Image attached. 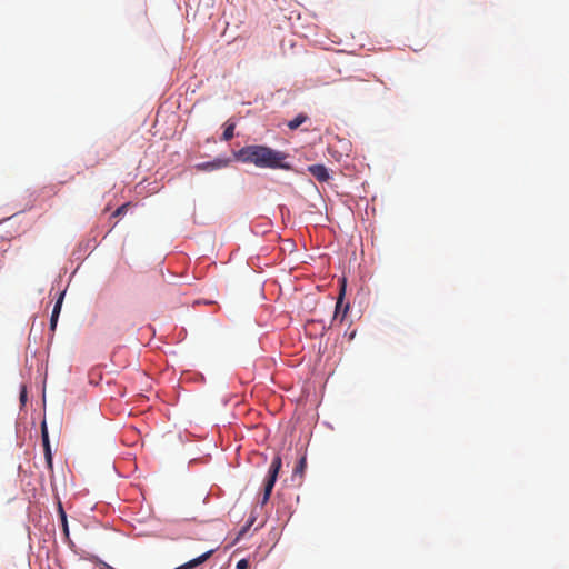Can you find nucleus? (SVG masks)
<instances>
[{
	"label": "nucleus",
	"instance_id": "1",
	"mask_svg": "<svg viewBox=\"0 0 569 569\" xmlns=\"http://www.w3.org/2000/svg\"><path fill=\"white\" fill-rule=\"evenodd\" d=\"M234 158L243 163H252L258 168L290 170L286 162L288 154L263 144H250L234 152Z\"/></svg>",
	"mask_w": 569,
	"mask_h": 569
},
{
	"label": "nucleus",
	"instance_id": "2",
	"mask_svg": "<svg viewBox=\"0 0 569 569\" xmlns=\"http://www.w3.org/2000/svg\"><path fill=\"white\" fill-rule=\"evenodd\" d=\"M282 460L280 456H276L268 470L267 478L264 480V488H263V495L261 499V503L264 505L270 499L272 489L274 487V483L277 481V477L279 473V470L281 469Z\"/></svg>",
	"mask_w": 569,
	"mask_h": 569
},
{
	"label": "nucleus",
	"instance_id": "3",
	"mask_svg": "<svg viewBox=\"0 0 569 569\" xmlns=\"http://www.w3.org/2000/svg\"><path fill=\"white\" fill-rule=\"evenodd\" d=\"M41 438H42L46 462L48 465V468L52 469V451H51L50 441H49L48 428H47V423L44 420L41 423Z\"/></svg>",
	"mask_w": 569,
	"mask_h": 569
},
{
	"label": "nucleus",
	"instance_id": "4",
	"mask_svg": "<svg viewBox=\"0 0 569 569\" xmlns=\"http://www.w3.org/2000/svg\"><path fill=\"white\" fill-rule=\"evenodd\" d=\"M346 288L345 282L341 286L340 293L336 303V310L333 315V320H337L340 318V321H342L349 310V303L343 306V297H345Z\"/></svg>",
	"mask_w": 569,
	"mask_h": 569
},
{
	"label": "nucleus",
	"instance_id": "5",
	"mask_svg": "<svg viewBox=\"0 0 569 569\" xmlns=\"http://www.w3.org/2000/svg\"><path fill=\"white\" fill-rule=\"evenodd\" d=\"M308 171L319 181L326 182L330 179L328 169L323 164H311Z\"/></svg>",
	"mask_w": 569,
	"mask_h": 569
},
{
	"label": "nucleus",
	"instance_id": "6",
	"mask_svg": "<svg viewBox=\"0 0 569 569\" xmlns=\"http://www.w3.org/2000/svg\"><path fill=\"white\" fill-rule=\"evenodd\" d=\"M213 552H214L213 549L208 550V551L203 552L202 555L198 556L197 558L191 559V560L187 561L186 563H183V565H181V566H179V567H177L174 569H194L199 565H201L204 561H207L212 556Z\"/></svg>",
	"mask_w": 569,
	"mask_h": 569
},
{
	"label": "nucleus",
	"instance_id": "7",
	"mask_svg": "<svg viewBox=\"0 0 569 569\" xmlns=\"http://www.w3.org/2000/svg\"><path fill=\"white\" fill-rule=\"evenodd\" d=\"M229 159H214L213 161L203 162L198 164V168L201 170H217L221 168H226L229 164Z\"/></svg>",
	"mask_w": 569,
	"mask_h": 569
},
{
	"label": "nucleus",
	"instance_id": "8",
	"mask_svg": "<svg viewBox=\"0 0 569 569\" xmlns=\"http://www.w3.org/2000/svg\"><path fill=\"white\" fill-rule=\"evenodd\" d=\"M63 297H64V292L60 293V296H59V298H58V300H57V302H56V305L53 307L52 313H51L50 329L52 331H54L56 327H57V322H58V318H59V315H60Z\"/></svg>",
	"mask_w": 569,
	"mask_h": 569
},
{
	"label": "nucleus",
	"instance_id": "9",
	"mask_svg": "<svg viewBox=\"0 0 569 569\" xmlns=\"http://www.w3.org/2000/svg\"><path fill=\"white\" fill-rule=\"evenodd\" d=\"M308 120V116L305 114V113H299L296 118H293L292 120H290L288 122V128L290 130H296L298 129L302 123H305L306 121Z\"/></svg>",
	"mask_w": 569,
	"mask_h": 569
},
{
	"label": "nucleus",
	"instance_id": "10",
	"mask_svg": "<svg viewBox=\"0 0 569 569\" xmlns=\"http://www.w3.org/2000/svg\"><path fill=\"white\" fill-rule=\"evenodd\" d=\"M234 128H236L234 123L227 122L224 124V130H223V133H222V140H224V141L231 140L233 138V136H234Z\"/></svg>",
	"mask_w": 569,
	"mask_h": 569
},
{
	"label": "nucleus",
	"instance_id": "11",
	"mask_svg": "<svg viewBox=\"0 0 569 569\" xmlns=\"http://www.w3.org/2000/svg\"><path fill=\"white\" fill-rule=\"evenodd\" d=\"M59 515H60V518H61L63 533L68 538L69 537L68 520H67V515H66V512H64V510L62 508L61 502H59Z\"/></svg>",
	"mask_w": 569,
	"mask_h": 569
},
{
	"label": "nucleus",
	"instance_id": "12",
	"mask_svg": "<svg viewBox=\"0 0 569 569\" xmlns=\"http://www.w3.org/2000/svg\"><path fill=\"white\" fill-rule=\"evenodd\" d=\"M307 467V460H306V457H302L299 462L297 463V466L295 467L293 469V475H303L305 472V469Z\"/></svg>",
	"mask_w": 569,
	"mask_h": 569
},
{
	"label": "nucleus",
	"instance_id": "13",
	"mask_svg": "<svg viewBox=\"0 0 569 569\" xmlns=\"http://www.w3.org/2000/svg\"><path fill=\"white\" fill-rule=\"evenodd\" d=\"M128 207H129V203H124L122 206H120L119 208H117V210L112 213V217H120L122 214H124L128 210Z\"/></svg>",
	"mask_w": 569,
	"mask_h": 569
},
{
	"label": "nucleus",
	"instance_id": "14",
	"mask_svg": "<svg viewBox=\"0 0 569 569\" xmlns=\"http://www.w3.org/2000/svg\"><path fill=\"white\" fill-rule=\"evenodd\" d=\"M248 568H249L248 560L241 559L240 561H238L237 569H248Z\"/></svg>",
	"mask_w": 569,
	"mask_h": 569
},
{
	"label": "nucleus",
	"instance_id": "15",
	"mask_svg": "<svg viewBox=\"0 0 569 569\" xmlns=\"http://www.w3.org/2000/svg\"><path fill=\"white\" fill-rule=\"evenodd\" d=\"M361 92H362V93H365V94H367V93H369V92H370V90H369L367 87H365V88H362V89H361Z\"/></svg>",
	"mask_w": 569,
	"mask_h": 569
},
{
	"label": "nucleus",
	"instance_id": "16",
	"mask_svg": "<svg viewBox=\"0 0 569 569\" xmlns=\"http://www.w3.org/2000/svg\"><path fill=\"white\" fill-rule=\"evenodd\" d=\"M24 399H26V391H23V392L21 393V401L23 402V401H24Z\"/></svg>",
	"mask_w": 569,
	"mask_h": 569
}]
</instances>
